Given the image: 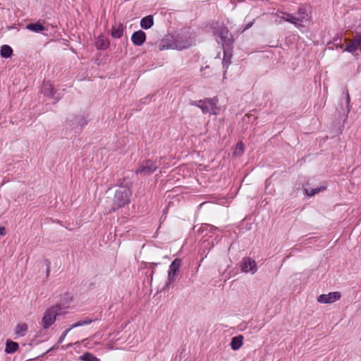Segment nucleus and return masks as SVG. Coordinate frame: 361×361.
Instances as JSON below:
<instances>
[{
    "label": "nucleus",
    "instance_id": "obj_1",
    "mask_svg": "<svg viewBox=\"0 0 361 361\" xmlns=\"http://www.w3.org/2000/svg\"><path fill=\"white\" fill-rule=\"evenodd\" d=\"M132 192L130 186L124 185L120 186L116 191L114 203L111 209L108 212L110 213L115 211L116 209L122 207L130 202V197Z\"/></svg>",
    "mask_w": 361,
    "mask_h": 361
},
{
    "label": "nucleus",
    "instance_id": "obj_2",
    "mask_svg": "<svg viewBox=\"0 0 361 361\" xmlns=\"http://www.w3.org/2000/svg\"><path fill=\"white\" fill-rule=\"evenodd\" d=\"M217 102L215 98L205 99L192 102L191 104L199 107L203 114L217 115L219 113Z\"/></svg>",
    "mask_w": 361,
    "mask_h": 361
},
{
    "label": "nucleus",
    "instance_id": "obj_3",
    "mask_svg": "<svg viewBox=\"0 0 361 361\" xmlns=\"http://www.w3.org/2000/svg\"><path fill=\"white\" fill-rule=\"evenodd\" d=\"M63 309L60 305H56L47 309L42 319L43 329H47L50 327L55 322L56 317L62 313Z\"/></svg>",
    "mask_w": 361,
    "mask_h": 361
},
{
    "label": "nucleus",
    "instance_id": "obj_4",
    "mask_svg": "<svg viewBox=\"0 0 361 361\" xmlns=\"http://www.w3.org/2000/svg\"><path fill=\"white\" fill-rule=\"evenodd\" d=\"M278 13L288 16V18H285V20L293 24L297 27H302L303 25H302V23H303L304 21H307L310 18V16L307 13V10L305 7H300L298 8L297 12V16H294L291 13L283 11H279Z\"/></svg>",
    "mask_w": 361,
    "mask_h": 361
},
{
    "label": "nucleus",
    "instance_id": "obj_5",
    "mask_svg": "<svg viewBox=\"0 0 361 361\" xmlns=\"http://www.w3.org/2000/svg\"><path fill=\"white\" fill-rule=\"evenodd\" d=\"M193 41L190 37L178 35L173 40L172 42L168 44L167 48L183 50L191 47Z\"/></svg>",
    "mask_w": 361,
    "mask_h": 361
},
{
    "label": "nucleus",
    "instance_id": "obj_6",
    "mask_svg": "<svg viewBox=\"0 0 361 361\" xmlns=\"http://www.w3.org/2000/svg\"><path fill=\"white\" fill-rule=\"evenodd\" d=\"M157 168L158 167L157 164L153 161L147 159L143 161L135 172L136 174L149 176L154 173L157 169Z\"/></svg>",
    "mask_w": 361,
    "mask_h": 361
},
{
    "label": "nucleus",
    "instance_id": "obj_7",
    "mask_svg": "<svg viewBox=\"0 0 361 361\" xmlns=\"http://www.w3.org/2000/svg\"><path fill=\"white\" fill-rule=\"evenodd\" d=\"M180 265V259L176 258L172 262L168 270V281L166 282L164 288H167L170 286V284L175 280V276L179 271Z\"/></svg>",
    "mask_w": 361,
    "mask_h": 361
},
{
    "label": "nucleus",
    "instance_id": "obj_8",
    "mask_svg": "<svg viewBox=\"0 0 361 361\" xmlns=\"http://www.w3.org/2000/svg\"><path fill=\"white\" fill-rule=\"evenodd\" d=\"M340 292H331L328 294H322L317 298V302L322 304L333 303L341 298Z\"/></svg>",
    "mask_w": 361,
    "mask_h": 361
},
{
    "label": "nucleus",
    "instance_id": "obj_9",
    "mask_svg": "<svg viewBox=\"0 0 361 361\" xmlns=\"http://www.w3.org/2000/svg\"><path fill=\"white\" fill-rule=\"evenodd\" d=\"M241 270L245 273L255 274L257 270L256 262L250 257L243 258L241 262Z\"/></svg>",
    "mask_w": 361,
    "mask_h": 361
},
{
    "label": "nucleus",
    "instance_id": "obj_10",
    "mask_svg": "<svg viewBox=\"0 0 361 361\" xmlns=\"http://www.w3.org/2000/svg\"><path fill=\"white\" fill-rule=\"evenodd\" d=\"M219 36L221 38L223 46H230L233 42V37L226 27L219 29Z\"/></svg>",
    "mask_w": 361,
    "mask_h": 361
},
{
    "label": "nucleus",
    "instance_id": "obj_11",
    "mask_svg": "<svg viewBox=\"0 0 361 361\" xmlns=\"http://www.w3.org/2000/svg\"><path fill=\"white\" fill-rule=\"evenodd\" d=\"M361 45V35L357 34L354 38L350 40L349 44L346 46L345 51L354 53Z\"/></svg>",
    "mask_w": 361,
    "mask_h": 361
},
{
    "label": "nucleus",
    "instance_id": "obj_12",
    "mask_svg": "<svg viewBox=\"0 0 361 361\" xmlns=\"http://www.w3.org/2000/svg\"><path fill=\"white\" fill-rule=\"evenodd\" d=\"M132 42L136 46H141L146 40V34L142 30L133 33L131 36Z\"/></svg>",
    "mask_w": 361,
    "mask_h": 361
},
{
    "label": "nucleus",
    "instance_id": "obj_13",
    "mask_svg": "<svg viewBox=\"0 0 361 361\" xmlns=\"http://www.w3.org/2000/svg\"><path fill=\"white\" fill-rule=\"evenodd\" d=\"M124 30V26L121 23L115 24L111 28V36L114 38L119 39L122 37Z\"/></svg>",
    "mask_w": 361,
    "mask_h": 361
},
{
    "label": "nucleus",
    "instance_id": "obj_14",
    "mask_svg": "<svg viewBox=\"0 0 361 361\" xmlns=\"http://www.w3.org/2000/svg\"><path fill=\"white\" fill-rule=\"evenodd\" d=\"M243 344V336L242 335H239L232 338L230 345L233 350H238L242 347Z\"/></svg>",
    "mask_w": 361,
    "mask_h": 361
},
{
    "label": "nucleus",
    "instance_id": "obj_15",
    "mask_svg": "<svg viewBox=\"0 0 361 361\" xmlns=\"http://www.w3.org/2000/svg\"><path fill=\"white\" fill-rule=\"evenodd\" d=\"M154 24V20L152 16H147L141 19L140 26L142 28L147 30L150 28Z\"/></svg>",
    "mask_w": 361,
    "mask_h": 361
},
{
    "label": "nucleus",
    "instance_id": "obj_16",
    "mask_svg": "<svg viewBox=\"0 0 361 361\" xmlns=\"http://www.w3.org/2000/svg\"><path fill=\"white\" fill-rule=\"evenodd\" d=\"M42 92L47 97H51L54 94V88L49 82H44L42 85Z\"/></svg>",
    "mask_w": 361,
    "mask_h": 361
},
{
    "label": "nucleus",
    "instance_id": "obj_17",
    "mask_svg": "<svg viewBox=\"0 0 361 361\" xmlns=\"http://www.w3.org/2000/svg\"><path fill=\"white\" fill-rule=\"evenodd\" d=\"M96 46L99 49H106L109 47V42L103 36H100L96 41Z\"/></svg>",
    "mask_w": 361,
    "mask_h": 361
},
{
    "label": "nucleus",
    "instance_id": "obj_18",
    "mask_svg": "<svg viewBox=\"0 0 361 361\" xmlns=\"http://www.w3.org/2000/svg\"><path fill=\"white\" fill-rule=\"evenodd\" d=\"M18 348V344L16 342L8 340L6 341L5 352L6 353H13Z\"/></svg>",
    "mask_w": 361,
    "mask_h": 361
},
{
    "label": "nucleus",
    "instance_id": "obj_19",
    "mask_svg": "<svg viewBox=\"0 0 361 361\" xmlns=\"http://www.w3.org/2000/svg\"><path fill=\"white\" fill-rule=\"evenodd\" d=\"M224 59L222 61V65H223V68L224 69V76L225 77L227 69L231 63V54H228L226 50H224Z\"/></svg>",
    "mask_w": 361,
    "mask_h": 361
},
{
    "label": "nucleus",
    "instance_id": "obj_20",
    "mask_svg": "<svg viewBox=\"0 0 361 361\" xmlns=\"http://www.w3.org/2000/svg\"><path fill=\"white\" fill-rule=\"evenodd\" d=\"M27 325L25 323L18 324L15 329V334L18 336H23L27 331Z\"/></svg>",
    "mask_w": 361,
    "mask_h": 361
},
{
    "label": "nucleus",
    "instance_id": "obj_21",
    "mask_svg": "<svg viewBox=\"0 0 361 361\" xmlns=\"http://www.w3.org/2000/svg\"><path fill=\"white\" fill-rule=\"evenodd\" d=\"M26 27L27 30L35 32L43 31L45 29L43 25L39 23L28 24Z\"/></svg>",
    "mask_w": 361,
    "mask_h": 361
},
{
    "label": "nucleus",
    "instance_id": "obj_22",
    "mask_svg": "<svg viewBox=\"0 0 361 361\" xmlns=\"http://www.w3.org/2000/svg\"><path fill=\"white\" fill-rule=\"evenodd\" d=\"M12 54H13V50L10 46L3 45L1 47L0 54L2 57L8 58V57L11 56Z\"/></svg>",
    "mask_w": 361,
    "mask_h": 361
},
{
    "label": "nucleus",
    "instance_id": "obj_23",
    "mask_svg": "<svg viewBox=\"0 0 361 361\" xmlns=\"http://www.w3.org/2000/svg\"><path fill=\"white\" fill-rule=\"evenodd\" d=\"M326 189V185H323V186H321L319 188H314V189H311V190H309V189H307L305 188L304 190H305V193L308 195V196H313L315 194L321 192V191H324Z\"/></svg>",
    "mask_w": 361,
    "mask_h": 361
},
{
    "label": "nucleus",
    "instance_id": "obj_24",
    "mask_svg": "<svg viewBox=\"0 0 361 361\" xmlns=\"http://www.w3.org/2000/svg\"><path fill=\"white\" fill-rule=\"evenodd\" d=\"M82 361H100L99 358L90 353H86L80 357Z\"/></svg>",
    "mask_w": 361,
    "mask_h": 361
},
{
    "label": "nucleus",
    "instance_id": "obj_25",
    "mask_svg": "<svg viewBox=\"0 0 361 361\" xmlns=\"http://www.w3.org/2000/svg\"><path fill=\"white\" fill-rule=\"evenodd\" d=\"M244 152V145L242 142H239L237 143L235 149L234 150V155L235 156H241Z\"/></svg>",
    "mask_w": 361,
    "mask_h": 361
},
{
    "label": "nucleus",
    "instance_id": "obj_26",
    "mask_svg": "<svg viewBox=\"0 0 361 361\" xmlns=\"http://www.w3.org/2000/svg\"><path fill=\"white\" fill-rule=\"evenodd\" d=\"M218 229L216 227L211 225V224H202L201 226V227L200 228L199 231H201V232H204L205 231H212L213 230H216Z\"/></svg>",
    "mask_w": 361,
    "mask_h": 361
},
{
    "label": "nucleus",
    "instance_id": "obj_27",
    "mask_svg": "<svg viewBox=\"0 0 361 361\" xmlns=\"http://www.w3.org/2000/svg\"><path fill=\"white\" fill-rule=\"evenodd\" d=\"M201 72L202 73V75L205 78H208L212 75V68L209 66H205L204 67L201 68Z\"/></svg>",
    "mask_w": 361,
    "mask_h": 361
},
{
    "label": "nucleus",
    "instance_id": "obj_28",
    "mask_svg": "<svg viewBox=\"0 0 361 361\" xmlns=\"http://www.w3.org/2000/svg\"><path fill=\"white\" fill-rule=\"evenodd\" d=\"M75 121L78 125L80 127H83L87 123V120L83 116H77Z\"/></svg>",
    "mask_w": 361,
    "mask_h": 361
},
{
    "label": "nucleus",
    "instance_id": "obj_29",
    "mask_svg": "<svg viewBox=\"0 0 361 361\" xmlns=\"http://www.w3.org/2000/svg\"><path fill=\"white\" fill-rule=\"evenodd\" d=\"M70 331H71V329H66V330H65V331H63V333L61 334V336H60V338H59V340H58V343H59H59H61L63 341V340L65 339V338H66V335L68 334V333Z\"/></svg>",
    "mask_w": 361,
    "mask_h": 361
},
{
    "label": "nucleus",
    "instance_id": "obj_30",
    "mask_svg": "<svg viewBox=\"0 0 361 361\" xmlns=\"http://www.w3.org/2000/svg\"><path fill=\"white\" fill-rule=\"evenodd\" d=\"M78 322H79L80 325L81 326L87 325V324H91L93 322V320L91 319H84V320H80Z\"/></svg>",
    "mask_w": 361,
    "mask_h": 361
},
{
    "label": "nucleus",
    "instance_id": "obj_31",
    "mask_svg": "<svg viewBox=\"0 0 361 361\" xmlns=\"http://www.w3.org/2000/svg\"><path fill=\"white\" fill-rule=\"evenodd\" d=\"M345 98H346V105H347V111L349 112V104H350V95L348 92H345Z\"/></svg>",
    "mask_w": 361,
    "mask_h": 361
},
{
    "label": "nucleus",
    "instance_id": "obj_32",
    "mask_svg": "<svg viewBox=\"0 0 361 361\" xmlns=\"http://www.w3.org/2000/svg\"><path fill=\"white\" fill-rule=\"evenodd\" d=\"M45 262H46V265H47L46 274H47V276H49V273H50V262H49V260L46 259Z\"/></svg>",
    "mask_w": 361,
    "mask_h": 361
},
{
    "label": "nucleus",
    "instance_id": "obj_33",
    "mask_svg": "<svg viewBox=\"0 0 361 361\" xmlns=\"http://www.w3.org/2000/svg\"><path fill=\"white\" fill-rule=\"evenodd\" d=\"M253 23H254V21H252V22H250V23H247V24L244 27V28L242 30L241 32H245V30H248L249 28H250V27L252 26Z\"/></svg>",
    "mask_w": 361,
    "mask_h": 361
},
{
    "label": "nucleus",
    "instance_id": "obj_34",
    "mask_svg": "<svg viewBox=\"0 0 361 361\" xmlns=\"http://www.w3.org/2000/svg\"><path fill=\"white\" fill-rule=\"evenodd\" d=\"M0 235H6V229L4 226H0Z\"/></svg>",
    "mask_w": 361,
    "mask_h": 361
},
{
    "label": "nucleus",
    "instance_id": "obj_35",
    "mask_svg": "<svg viewBox=\"0 0 361 361\" xmlns=\"http://www.w3.org/2000/svg\"><path fill=\"white\" fill-rule=\"evenodd\" d=\"M79 326H80V323H79V322H77L76 323L72 324L69 329H71V330L74 328L79 327Z\"/></svg>",
    "mask_w": 361,
    "mask_h": 361
},
{
    "label": "nucleus",
    "instance_id": "obj_36",
    "mask_svg": "<svg viewBox=\"0 0 361 361\" xmlns=\"http://www.w3.org/2000/svg\"><path fill=\"white\" fill-rule=\"evenodd\" d=\"M79 326H80V323H79V322H77L76 323L72 324L69 329H71V330L74 328L79 327Z\"/></svg>",
    "mask_w": 361,
    "mask_h": 361
},
{
    "label": "nucleus",
    "instance_id": "obj_37",
    "mask_svg": "<svg viewBox=\"0 0 361 361\" xmlns=\"http://www.w3.org/2000/svg\"><path fill=\"white\" fill-rule=\"evenodd\" d=\"M285 16H286V17L281 16V18L284 20H285V18H288V16H287L286 15H285Z\"/></svg>",
    "mask_w": 361,
    "mask_h": 361
},
{
    "label": "nucleus",
    "instance_id": "obj_38",
    "mask_svg": "<svg viewBox=\"0 0 361 361\" xmlns=\"http://www.w3.org/2000/svg\"><path fill=\"white\" fill-rule=\"evenodd\" d=\"M360 35H361V33H360Z\"/></svg>",
    "mask_w": 361,
    "mask_h": 361
}]
</instances>
